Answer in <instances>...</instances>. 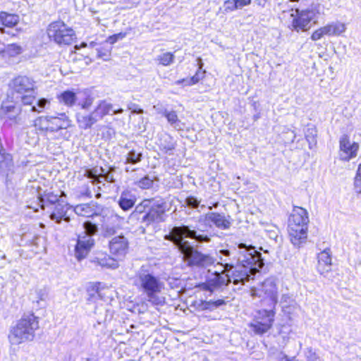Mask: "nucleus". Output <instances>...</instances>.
I'll return each instance as SVG.
<instances>
[{"instance_id":"obj_1","label":"nucleus","mask_w":361,"mask_h":361,"mask_svg":"<svg viewBox=\"0 0 361 361\" xmlns=\"http://www.w3.org/2000/svg\"><path fill=\"white\" fill-rule=\"evenodd\" d=\"M261 253L252 248L247 249L240 245L238 262L240 265L235 267L231 274L229 272L215 271L210 274L207 279V285L214 288L228 286L233 282L234 284H245L263 267L264 262Z\"/></svg>"},{"instance_id":"obj_2","label":"nucleus","mask_w":361,"mask_h":361,"mask_svg":"<svg viewBox=\"0 0 361 361\" xmlns=\"http://www.w3.org/2000/svg\"><path fill=\"white\" fill-rule=\"evenodd\" d=\"M185 238L195 239L198 243H208L210 237L207 235L197 233L195 229L188 226L173 227L166 239L172 241L183 255L185 261L190 265L207 267L214 264L216 259L209 254H204L194 248Z\"/></svg>"},{"instance_id":"obj_3","label":"nucleus","mask_w":361,"mask_h":361,"mask_svg":"<svg viewBox=\"0 0 361 361\" xmlns=\"http://www.w3.org/2000/svg\"><path fill=\"white\" fill-rule=\"evenodd\" d=\"M137 286L145 293L147 300L154 305H163L164 297L160 295L164 284L160 279L142 267L136 275Z\"/></svg>"},{"instance_id":"obj_4","label":"nucleus","mask_w":361,"mask_h":361,"mask_svg":"<svg viewBox=\"0 0 361 361\" xmlns=\"http://www.w3.org/2000/svg\"><path fill=\"white\" fill-rule=\"evenodd\" d=\"M308 213L306 209L295 207L288 219V233L294 246L300 247L307 236Z\"/></svg>"},{"instance_id":"obj_5","label":"nucleus","mask_w":361,"mask_h":361,"mask_svg":"<svg viewBox=\"0 0 361 361\" xmlns=\"http://www.w3.org/2000/svg\"><path fill=\"white\" fill-rule=\"evenodd\" d=\"M39 329L38 318L33 314H24L17 324L11 329L8 339L11 345H19L31 341Z\"/></svg>"},{"instance_id":"obj_6","label":"nucleus","mask_w":361,"mask_h":361,"mask_svg":"<svg viewBox=\"0 0 361 361\" xmlns=\"http://www.w3.org/2000/svg\"><path fill=\"white\" fill-rule=\"evenodd\" d=\"M324 15V7L320 4H312L305 9L296 8L291 13L293 18L290 28L296 32L307 31Z\"/></svg>"},{"instance_id":"obj_7","label":"nucleus","mask_w":361,"mask_h":361,"mask_svg":"<svg viewBox=\"0 0 361 361\" xmlns=\"http://www.w3.org/2000/svg\"><path fill=\"white\" fill-rule=\"evenodd\" d=\"M250 292L253 300L258 298L262 307L275 310L278 302V287L275 279H265L257 286L252 288Z\"/></svg>"},{"instance_id":"obj_8","label":"nucleus","mask_w":361,"mask_h":361,"mask_svg":"<svg viewBox=\"0 0 361 361\" xmlns=\"http://www.w3.org/2000/svg\"><path fill=\"white\" fill-rule=\"evenodd\" d=\"M47 34L50 39L60 45H69L75 39L73 30L61 21L51 23L47 29Z\"/></svg>"},{"instance_id":"obj_9","label":"nucleus","mask_w":361,"mask_h":361,"mask_svg":"<svg viewBox=\"0 0 361 361\" xmlns=\"http://www.w3.org/2000/svg\"><path fill=\"white\" fill-rule=\"evenodd\" d=\"M275 310L262 309L257 311L255 320L250 324L255 334L262 335L267 332L273 325Z\"/></svg>"},{"instance_id":"obj_10","label":"nucleus","mask_w":361,"mask_h":361,"mask_svg":"<svg viewBox=\"0 0 361 361\" xmlns=\"http://www.w3.org/2000/svg\"><path fill=\"white\" fill-rule=\"evenodd\" d=\"M166 207V202L163 199H150V204L147 207V212L142 216V221L147 225L154 222L164 221Z\"/></svg>"},{"instance_id":"obj_11","label":"nucleus","mask_w":361,"mask_h":361,"mask_svg":"<svg viewBox=\"0 0 361 361\" xmlns=\"http://www.w3.org/2000/svg\"><path fill=\"white\" fill-rule=\"evenodd\" d=\"M245 246L247 249L252 248L256 250L253 246H247L245 244L240 243L238 245V251L235 255L231 256V252L228 250H221L219 251L218 265L223 267L224 272H230L235 269V267L240 265L238 262V257L240 250V246Z\"/></svg>"},{"instance_id":"obj_12","label":"nucleus","mask_w":361,"mask_h":361,"mask_svg":"<svg viewBox=\"0 0 361 361\" xmlns=\"http://www.w3.org/2000/svg\"><path fill=\"white\" fill-rule=\"evenodd\" d=\"M9 89L13 96L34 92L35 82L27 76L18 75L11 80Z\"/></svg>"},{"instance_id":"obj_13","label":"nucleus","mask_w":361,"mask_h":361,"mask_svg":"<svg viewBox=\"0 0 361 361\" xmlns=\"http://www.w3.org/2000/svg\"><path fill=\"white\" fill-rule=\"evenodd\" d=\"M198 223L205 226L209 224L210 227L212 226L210 224H212L216 228L222 230L229 228L231 225L230 216H226L224 214L217 212H209L205 215L200 216Z\"/></svg>"},{"instance_id":"obj_14","label":"nucleus","mask_w":361,"mask_h":361,"mask_svg":"<svg viewBox=\"0 0 361 361\" xmlns=\"http://www.w3.org/2000/svg\"><path fill=\"white\" fill-rule=\"evenodd\" d=\"M359 150V145L351 142L347 135H343L339 139V156L343 161H348L356 157Z\"/></svg>"},{"instance_id":"obj_15","label":"nucleus","mask_w":361,"mask_h":361,"mask_svg":"<svg viewBox=\"0 0 361 361\" xmlns=\"http://www.w3.org/2000/svg\"><path fill=\"white\" fill-rule=\"evenodd\" d=\"M111 253L118 260L123 259L128 252V241L123 235L114 237L109 242Z\"/></svg>"},{"instance_id":"obj_16","label":"nucleus","mask_w":361,"mask_h":361,"mask_svg":"<svg viewBox=\"0 0 361 361\" xmlns=\"http://www.w3.org/2000/svg\"><path fill=\"white\" fill-rule=\"evenodd\" d=\"M94 239L90 235H79L75 247V255L78 260L87 257L94 245Z\"/></svg>"},{"instance_id":"obj_17","label":"nucleus","mask_w":361,"mask_h":361,"mask_svg":"<svg viewBox=\"0 0 361 361\" xmlns=\"http://www.w3.org/2000/svg\"><path fill=\"white\" fill-rule=\"evenodd\" d=\"M317 271L324 275L331 269V252L329 248H326L317 255Z\"/></svg>"},{"instance_id":"obj_18","label":"nucleus","mask_w":361,"mask_h":361,"mask_svg":"<svg viewBox=\"0 0 361 361\" xmlns=\"http://www.w3.org/2000/svg\"><path fill=\"white\" fill-rule=\"evenodd\" d=\"M48 121L49 133L66 129L71 126V121L65 114H61L59 116H48Z\"/></svg>"},{"instance_id":"obj_19","label":"nucleus","mask_w":361,"mask_h":361,"mask_svg":"<svg viewBox=\"0 0 361 361\" xmlns=\"http://www.w3.org/2000/svg\"><path fill=\"white\" fill-rule=\"evenodd\" d=\"M69 206L63 202H58L54 205V210L50 214V219L56 223H60L62 219L66 222L70 221V217L67 215Z\"/></svg>"},{"instance_id":"obj_20","label":"nucleus","mask_w":361,"mask_h":361,"mask_svg":"<svg viewBox=\"0 0 361 361\" xmlns=\"http://www.w3.org/2000/svg\"><path fill=\"white\" fill-rule=\"evenodd\" d=\"M111 111H113V104L106 99H101L97 102L92 111L95 117L99 121L106 115L110 114Z\"/></svg>"},{"instance_id":"obj_21","label":"nucleus","mask_w":361,"mask_h":361,"mask_svg":"<svg viewBox=\"0 0 361 361\" xmlns=\"http://www.w3.org/2000/svg\"><path fill=\"white\" fill-rule=\"evenodd\" d=\"M76 118L79 128L85 130L90 128L98 121L93 111L89 114L78 113Z\"/></svg>"},{"instance_id":"obj_22","label":"nucleus","mask_w":361,"mask_h":361,"mask_svg":"<svg viewBox=\"0 0 361 361\" xmlns=\"http://www.w3.org/2000/svg\"><path fill=\"white\" fill-rule=\"evenodd\" d=\"M23 47L17 44H9L0 49V55L5 60H11L23 52Z\"/></svg>"},{"instance_id":"obj_23","label":"nucleus","mask_w":361,"mask_h":361,"mask_svg":"<svg viewBox=\"0 0 361 361\" xmlns=\"http://www.w3.org/2000/svg\"><path fill=\"white\" fill-rule=\"evenodd\" d=\"M135 202V196L130 191L125 190L121 192L118 201V204L123 211H128L133 207Z\"/></svg>"},{"instance_id":"obj_24","label":"nucleus","mask_w":361,"mask_h":361,"mask_svg":"<svg viewBox=\"0 0 361 361\" xmlns=\"http://www.w3.org/2000/svg\"><path fill=\"white\" fill-rule=\"evenodd\" d=\"M1 112L4 117L17 124L20 121V109L14 105H2Z\"/></svg>"},{"instance_id":"obj_25","label":"nucleus","mask_w":361,"mask_h":361,"mask_svg":"<svg viewBox=\"0 0 361 361\" xmlns=\"http://www.w3.org/2000/svg\"><path fill=\"white\" fill-rule=\"evenodd\" d=\"M74 212L76 214L85 217H91L97 214L94 204L92 203L78 204L74 207Z\"/></svg>"},{"instance_id":"obj_26","label":"nucleus","mask_w":361,"mask_h":361,"mask_svg":"<svg viewBox=\"0 0 361 361\" xmlns=\"http://www.w3.org/2000/svg\"><path fill=\"white\" fill-rule=\"evenodd\" d=\"M323 28L324 34L327 36L340 35L345 32V25L342 23L336 22L328 24L324 26Z\"/></svg>"},{"instance_id":"obj_27","label":"nucleus","mask_w":361,"mask_h":361,"mask_svg":"<svg viewBox=\"0 0 361 361\" xmlns=\"http://www.w3.org/2000/svg\"><path fill=\"white\" fill-rule=\"evenodd\" d=\"M59 103L68 107L73 106L77 100L76 94L71 90H66L61 92L57 97Z\"/></svg>"},{"instance_id":"obj_28","label":"nucleus","mask_w":361,"mask_h":361,"mask_svg":"<svg viewBox=\"0 0 361 361\" xmlns=\"http://www.w3.org/2000/svg\"><path fill=\"white\" fill-rule=\"evenodd\" d=\"M34 126L39 134L43 136L48 135V133H49L48 116L38 117L35 121Z\"/></svg>"},{"instance_id":"obj_29","label":"nucleus","mask_w":361,"mask_h":361,"mask_svg":"<svg viewBox=\"0 0 361 361\" xmlns=\"http://www.w3.org/2000/svg\"><path fill=\"white\" fill-rule=\"evenodd\" d=\"M94 262L97 263L102 267L116 269L118 267L117 259L111 257L108 255H102L99 257H97L94 260Z\"/></svg>"},{"instance_id":"obj_30","label":"nucleus","mask_w":361,"mask_h":361,"mask_svg":"<svg viewBox=\"0 0 361 361\" xmlns=\"http://www.w3.org/2000/svg\"><path fill=\"white\" fill-rule=\"evenodd\" d=\"M199 61V68L197 71L195 75H193L190 79L189 80H179L176 82V84L179 85L183 82H185L188 85H192L197 83L201 79H202L204 76L205 71H202L203 63L202 62V60L200 59H198Z\"/></svg>"},{"instance_id":"obj_31","label":"nucleus","mask_w":361,"mask_h":361,"mask_svg":"<svg viewBox=\"0 0 361 361\" xmlns=\"http://www.w3.org/2000/svg\"><path fill=\"white\" fill-rule=\"evenodd\" d=\"M226 304V302L223 299H219L216 300H201L198 305L197 307L200 310H209L214 311L218 307Z\"/></svg>"},{"instance_id":"obj_32","label":"nucleus","mask_w":361,"mask_h":361,"mask_svg":"<svg viewBox=\"0 0 361 361\" xmlns=\"http://www.w3.org/2000/svg\"><path fill=\"white\" fill-rule=\"evenodd\" d=\"M0 20L3 25L8 27H13L19 22V16L16 14L1 12L0 13Z\"/></svg>"},{"instance_id":"obj_33","label":"nucleus","mask_w":361,"mask_h":361,"mask_svg":"<svg viewBox=\"0 0 361 361\" xmlns=\"http://www.w3.org/2000/svg\"><path fill=\"white\" fill-rule=\"evenodd\" d=\"M162 114L166 117L169 123L175 129L181 128V122L175 111L164 109Z\"/></svg>"},{"instance_id":"obj_34","label":"nucleus","mask_w":361,"mask_h":361,"mask_svg":"<svg viewBox=\"0 0 361 361\" xmlns=\"http://www.w3.org/2000/svg\"><path fill=\"white\" fill-rule=\"evenodd\" d=\"M158 145L160 149L165 153H168L175 148V143L173 138L167 135L160 137Z\"/></svg>"},{"instance_id":"obj_35","label":"nucleus","mask_w":361,"mask_h":361,"mask_svg":"<svg viewBox=\"0 0 361 361\" xmlns=\"http://www.w3.org/2000/svg\"><path fill=\"white\" fill-rule=\"evenodd\" d=\"M84 176L90 179L92 184L97 185L103 183L101 180V171L96 167L86 169Z\"/></svg>"},{"instance_id":"obj_36","label":"nucleus","mask_w":361,"mask_h":361,"mask_svg":"<svg viewBox=\"0 0 361 361\" xmlns=\"http://www.w3.org/2000/svg\"><path fill=\"white\" fill-rule=\"evenodd\" d=\"M100 286V283H94L90 285L87 288L89 301L95 302L97 299L102 298Z\"/></svg>"},{"instance_id":"obj_37","label":"nucleus","mask_w":361,"mask_h":361,"mask_svg":"<svg viewBox=\"0 0 361 361\" xmlns=\"http://www.w3.org/2000/svg\"><path fill=\"white\" fill-rule=\"evenodd\" d=\"M126 164H137L142 159V153L135 149L130 150L125 156Z\"/></svg>"},{"instance_id":"obj_38","label":"nucleus","mask_w":361,"mask_h":361,"mask_svg":"<svg viewBox=\"0 0 361 361\" xmlns=\"http://www.w3.org/2000/svg\"><path fill=\"white\" fill-rule=\"evenodd\" d=\"M155 177H151L149 175L145 176L140 180L136 181L135 185L140 189L146 190L152 188Z\"/></svg>"},{"instance_id":"obj_39","label":"nucleus","mask_w":361,"mask_h":361,"mask_svg":"<svg viewBox=\"0 0 361 361\" xmlns=\"http://www.w3.org/2000/svg\"><path fill=\"white\" fill-rule=\"evenodd\" d=\"M40 202L42 203L41 207L44 209V207L48 204H56L58 202H61L59 200L58 195L52 192H49L44 195V197H39Z\"/></svg>"},{"instance_id":"obj_40","label":"nucleus","mask_w":361,"mask_h":361,"mask_svg":"<svg viewBox=\"0 0 361 361\" xmlns=\"http://www.w3.org/2000/svg\"><path fill=\"white\" fill-rule=\"evenodd\" d=\"M34 92L22 94L16 96V102H20L23 105H34L35 102V97Z\"/></svg>"},{"instance_id":"obj_41","label":"nucleus","mask_w":361,"mask_h":361,"mask_svg":"<svg viewBox=\"0 0 361 361\" xmlns=\"http://www.w3.org/2000/svg\"><path fill=\"white\" fill-rule=\"evenodd\" d=\"M50 102L46 98H41L36 102H35L34 105L31 107L32 112L41 113L44 109L49 106Z\"/></svg>"},{"instance_id":"obj_42","label":"nucleus","mask_w":361,"mask_h":361,"mask_svg":"<svg viewBox=\"0 0 361 361\" xmlns=\"http://www.w3.org/2000/svg\"><path fill=\"white\" fill-rule=\"evenodd\" d=\"M174 55L171 52H165L159 55L157 58V60L159 61V64L163 66H169L174 61Z\"/></svg>"},{"instance_id":"obj_43","label":"nucleus","mask_w":361,"mask_h":361,"mask_svg":"<svg viewBox=\"0 0 361 361\" xmlns=\"http://www.w3.org/2000/svg\"><path fill=\"white\" fill-rule=\"evenodd\" d=\"M115 169L114 166H111L109 167V169L105 172V170L101 167L99 169V171H101V180L104 179V180L108 183H114L115 179L114 173L115 172Z\"/></svg>"},{"instance_id":"obj_44","label":"nucleus","mask_w":361,"mask_h":361,"mask_svg":"<svg viewBox=\"0 0 361 361\" xmlns=\"http://www.w3.org/2000/svg\"><path fill=\"white\" fill-rule=\"evenodd\" d=\"M83 228L85 229L84 235L92 236L97 232V226L90 221H85L83 224Z\"/></svg>"},{"instance_id":"obj_45","label":"nucleus","mask_w":361,"mask_h":361,"mask_svg":"<svg viewBox=\"0 0 361 361\" xmlns=\"http://www.w3.org/2000/svg\"><path fill=\"white\" fill-rule=\"evenodd\" d=\"M264 231L267 233V236L270 239L274 240L276 241L277 238L279 237V230L276 226H274V225L267 226Z\"/></svg>"},{"instance_id":"obj_46","label":"nucleus","mask_w":361,"mask_h":361,"mask_svg":"<svg viewBox=\"0 0 361 361\" xmlns=\"http://www.w3.org/2000/svg\"><path fill=\"white\" fill-rule=\"evenodd\" d=\"M224 8L226 11H233L237 9H241L238 6V4L236 0H227L224 3Z\"/></svg>"},{"instance_id":"obj_47","label":"nucleus","mask_w":361,"mask_h":361,"mask_svg":"<svg viewBox=\"0 0 361 361\" xmlns=\"http://www.w3.org/2000/svg\"><path fill=\"white\" fill-rule=\"evenodd\" d=\"M149 204L150 199L144 200L140 204L136 206L135 212H137L140 214L145 212V209H147Z\"/></svg>"},{"instance_id":"obj_48","label":"nucleus","mask_w":361,"mask_h":361,"mask_svg":"<svg viewBox=\"0 0 361 361\" xmlns=\"http://www.w3.org/2000/svg\"><path fill=\"white\" fill-rule=\"evenodd\" d=\"M126 36V34L124 32H119L115 35H113L110 37H109L106 39V42L114 44L119 39H123Z\"/></svg>"},{"instance_id":"obj_49","label":"nucleus","mask_w":361,"mask_h":361,"mask_svg":"<svg viewBox=\"0 0 361 361\" xmlns=\"http://www.w3.org/2000/svg\"><path fill=\"white\" fill-rule=\"evenodd\" d=\"M200 201L193 196H189L185 199V204L192 208H197Z\"/></svg>"},{"instance_id":"obj_50","label":"nucleus","mask_w":361,"mask_h":361,"mask_svg":"<svg viewBox=\"0 0 361 361\" xmlns=\"http://www.w3.org/2000/svg\"><path fill=\"white\" fill-rule=\"evenodd\" d=\"M94 98L88 96L84 101L80 102L78 104L80 106L82 109H88L93 104Z\"/></svg>"},{"instance_id":"obj_51","label":"nucleus","mask_w":361,"mask_h":361,"mask_svg":"<svg viewBox=\"0 0 361 361\" xmlns=\"http://www.w3.org/2000/svg\"><path fill=\"white\" fill-rule=\"evenodd\" d=\"M10 160V155L6 154L5 150L0 146V166L1 167L4 164Z\"/></svg>"},{"instance_id":"obj_52","label":"nucleus","mask_w":361,"mask_h":361,"mask_svg":"<svg viewBox=\"0 0 361 361\" xmlns=\"http://www.w3.org/2000/svg\"><path fill=\"white\" fill-rule=\"evenodd\" d=\"M324 35H326L324 34V30L323 27H322L317 29V30H315L312 34L311 39L313 41H317V40L320 39Z\"/></svg>"},{"instance_id":"obj_53","label":"nucleus","mask_w":361,"mask_h":361,"mask_svg":"<svg viewBox=\"0 0 361 361\" xmlns=\"http://www.w3.org/2000/svg\"><path fill=\"white\" fill-rule=\"evenodd\" d=\"M97 56L99 58L103 59L104 60H106L107 58L110 55V50L108 49H104V48L97 49Z\"/></svg>"},{"instance_id":"obj_54","label":"nucleus","mask_w":361,"mask_h":361,"mask_svg":"<svg viewBox=\"0 0 361 361\" xmlns=\"http://www.w3.org/2000/svg\"><path fill=\"white\" fill-rule=\"evenodd\" d=\"M306 357L307 361H318L319 358L317 353L312 348L308 349L307 352L306 353Z\"/></svg>"},{"instance_id":"obj_55","label":"nucleus","mask_w":361,"mask_h":361,"mask_svg":"<svg viewBox=\"0 0 361 361\" xmlns=\"http://www.w3.org/2000/svg\"><path fill=\"white\" fill-rule=\"evenodd\" d=\"M354 189L357 193L361 194V178L355 177Z\"/></svg>"},{"instance_id":"obj_56","label":"nucleus","mask_w":361,"mask_h":361,"mask_svg":"<svg viewBox=\"0 0 361 361\" xmlns=\"http://www.w3.org/2000/svg\"><path fill=\"white\" fill-rule=\"evenodd\" d=\"M116 230L114 227L106 226L104 227V234L105 236H110L115 233Z\"/></svg>"},{"instance_id":"obj_57","label":"nucleus","mask_w":361,"mask_h":361,"mask_svg":"<svg viewBox=\"0 0 361 361\" xmlns=\"http://www.w3.org/2000/svg\"><path fill=\"white\" fill-rule=\"evenodd\" d=\"M137 105H136L135 104H130V105H128V109L132 110L133 113L142 114L143 110L142 109H137Z\"/></svg>"},{"instance_id":"obj_58","label":"nucleus","mask_w":361,"mask_h":361,"mask_svg":"<svg viewBox=\"0 0 361 361\" xmlns=\"http://www.w3.org/2000/svg\"><path fill=\"white\" fill-rule=\"evenodd\" d=\"M236 1L240 8H243L244 6H248L251 4V0H236Z\"/></svg>"},{"instance_id":"obj_59","label":"nucleus","mask_w":361,"mask_h":361,"mask_svg":"<svg viewBox=\"0 0 361 361\" xmlns=\"http://www.w3.org/2000/svg\"><path fill=\"white\" fill-rule=\"evenodd\" d=\"M267 0H255V3L261 6H264Z\"/></svg>"},{"instance_id":"obj_60","label":"nucleus","mask_w":361,"mask_h":361,"mask_svg":"<svg viewBox=\"0 0 361 361\" xmlns=\"http://www.w3.org/2000/svg\"><path fill=\"white\" fill-rule=\"evenodd\" d=\"M356 178H361V164L359 165L355 175Z\"/></svg>"},{"instance_id":"obj_61","label":"nucleus","mask_w":361,"mask_h":361,"mask_svg":"<svg viewBox=\"0 0 361 361\" xmlns=\"http://www.w3.org/2000/svg\"><path fill=\"white\" fill-rule=\"evenodd\" d=\"M111 112H113L112 114H121L123 112V109L120 108L117 110H115L114 108H113V111H111Z\"/></svg>"},{"instance_id":"obj_62","label":"nucleus","mask_w":361,"mask_h":361,"mask_svg":"<svg viewBox=\"0 0 361 361\" xmlns=\"http://www.w3.org/2000/svg\"><path fill=\"white\" fill-rule=\"evenodd\" d=\"M46 295L44 293H42L39 296V299L37 300V302L39 303V300L44 301L45 300Z\"/></svg>"},{"instance_id":"obj_63","label":"nucleus","mask_w":361,"mask_h":361,"mask_svg":"<svg viewBox=\"0 0 361 361\" xmlns=\"http://www.w3.org/2000/svg\"><path fill=\"white\" fill-rule=\"evenodd\" d=\"M86 195H87V196H88V197H92L91 192H90L89 190H87Z\"/></svg>"},{"instance_id":"obj_64","label":"nucleus","mask_w":361,"mask_h":361,"mask_svg":"<svg viewBox=\"0 0 361 361\" xmlns=\"http://www.w3.org/2000/svg\"><path fill=\"white\" fill-rule=\"evenodd\" d=\"M95 44H96V43L94 42H91L90 43V47H94Z\"/></svg>"}]
</instances>
